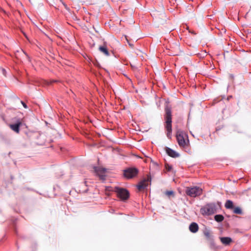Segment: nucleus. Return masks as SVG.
Returning <instances> with one entry per match:
<instances>
[{"mask_svg": "<svg viewBox=\"0 0 251 251\" xmlns=\"http://www.w3.org/2000/svg\"><path fill=\"white\" fill-rule=\"evenodd\" d=\"M165 112L164 127L167 131V137L168 139H171L172 132V114L171 108L168 106H166L165 108Z\"/></svg>", "mask_w": 251, "mask_h": 251, "instance_id": "obj_1", "label": "nucleus"}, {"mask_svg": "<svg viewBox=\"0 0 251 251\" xmlns=\"http://www.w3.org/2000/svg\"><path fill=\"white\" fill-rule=\"evenodd\" d=\"M176 138L180 148H186L188 147L189 141L187 134L184 131L178 130L176 133Z\"/></svg>", "mask_w": 251, "mask_h": 251, "instance_id": "obj_2", "label": "nucleus"}, {"mask_svg": "<svg viewBox=\"0 0 251 251\" xmlns=\"http://www.w3.org/2000/svg\"><path fill=\"white\" fill-rule=\"evenodd\" d=\"M217 207L215 203L206 204L201 208V212L203 215H211L216 212Z\"/></svg>", "mask_w": 251, "mask_h": 251, "instance_id": "obj_3", "label": "nucleus"}, {"mask_svg": "<svg viewBox=\"0 0 251 251\" xmlns=\"http://www.w3.org/2000/svg\"><path fill=\"white\" fill-rule=\"evenodd\" d=\"M202 190L199 187H187L185 190V193L187 195L192 197L196 198L202 194Z\"/></svg>", "mask_w": 251, "mask_h": 251, "instance_id": "obj_4", "label": "nucleus"}, {"mask_svg": "<svg viewBox=\"0 0 251 251\" xmlns=\"http://www.w3.org/2000/svg\"><path fill=\"white\" fill-rule=\"evenodd\" d=\"M114 191L117 193V196L122 201H126L129 197V193L126 189L119 187H115Z\"/></svg>", "mask_w": 251, "mask_h": 251, "instance_id": "obj_5", "label": "nucleus"}, {"mask_svg": "<svg viewBox=\"0 0 251 251\" xmlns=\"http://www.w3.org/2000/svg\"><path fill=\"white\" fill-rule=\"evenodd\" d=\"M138 170L136 168H128L124 171V176L127 179L132 178L138 174Z\"/></svg>", "mask_w": 251, "mask_h": 251, "instance_id": "obj_6", "label": "nucleus"}, {"mask_svg": "<svg viewBox=\"0 0 251 251\" xmlns=\"http://www.w3.org/2000/svg\"><path fill=\"white\" fill-rule=\"evenodd\" d=\"M151 176L149 175H148L147 178H145L141 181L137 185V187L138 190H141L146 188L148 186L149 183H151Z\"/></svg>", "mask_w": 251, "mask_h": 251, "instance_id": "obj_7", "label": "nucleus"}, {"mask_svg": "<svg viewBox=\"0 0 251 251\" xmlns=\"http://www.w3.org/2000/svg\"><path fill=\"white\" fill-rule=\"evenodd\" d=\"M95 170L101 180H104L105 179L106 176L105 175V173L106 172V169L105 168L95 167Z\"/></svg>", "mask_w": 251, "mask_h": 251, "instance_id": "obj_8", "label": "nucleus"}, {"mask_svg": "<svg viewBox=\"0 0 251 251\" xmlns=\"http://www.w3.org/2000/svg\"><path fill=\"white\" fill-rule=\"evenodd\" d=\"M21 124V122L20 120H18L16 124L9 125V127L14 131L17 133H19L20 132V127Z\"/></svg>", "mask_w": 251, "mask_h": 251, "instance_id": "obj_9", "label": "nucleus"}, {"mask_svg": "<svg viewBox=\"0 0 251 251\" xmlns=\"http://www.w3.org/2000/svg\"><path fill=\"white\" fill-rule=\"evenodd\" d=\"M166 151L168 155L172 157L176 158L179 156L178 153L168 147L166 148Z\"/></svg>", "mask_w": 251, "mask_h": 251, "instance_id": "obj_10", "label": "nucleus"}, {"mask_svg": "<svg viewBox=\"0 0 251 251\" xmlns=\"http://www.w3.org/2000/svg\"><path fill=\"white\" fill-rule=\"evenodd\" d=\"M203 234L207 240L211 242L213 241V236L212 235L211 232L209 229L205 228L203 230Z\"/></svg>", "mask_w": 251, "mask_h": 251, "instance_id": "obj_11", "label": "nucleus"}, {"mask_svg": "<svg viewBox=\"0 0 251 251\" xmlns=\"http://www.w3.org/2000/svg\"><path fill=\"white\" fill-rule=\"evenodd\" d=\"M189 228L191 232L196 233L199 230V226L196 223L193 222L190 225Z\"/></svg>", "mask_w": 251, "mask_h": 251, "instance_id": "obj_12", "label": "nucleus"}, {"mask_svg": "<svg viewBox=\"0 0 251 251\" xmlns=\"http://www.w3.org/2000/svg\"><path fill=\"white\" fill-rule=\"evenodd\" d=\"M220 240L221 242L225 245H229L232 241L231 238L228 237H221Z\"/></svg>", "mask_w": 251, "mask_h": 251, "instance_id": "obj_13", "label": "nucleus"}, {"mask_svg": "<svg viewBox=\"0 0 251 251\" xmlns=\"http://www.w3.org/2000/svg\"><path fill=\"white\" fill-rule=\"evenodd\" d=\"M99 50L100 52L104 53L106 56H109V52L105 46H100L99 47Z\"/></svg>", "mask_w": 251, "mask_h": 251, "instance_id": "obj_14", "label": "nucleus"}, {"mask_svg": "<svg viewBox=\"0 0 251 251\" xmlns=\"http://www.w3.org/2000/svg\"><path fill=\"white\" fill-rule=\"evenodd\" d=\"M225 207L227 209H231L233 208V202L230 200H227L225 203Z\"/></svg>", "mask_w": 251, "mask_h": 251, "instance_id": "obj_15", "label": "nucleus"}, {"mask_svg": "<svg viewBox=\"0 0 251 251\" xmlns=\"http://www.w3.org/2000/svg\"><path fill=\"white\" fill-rule=\"evenodd\" d=\"M215 220L218 222H221L224 220V216L222 215H216L214 217Z\"/></svg>", "mask_w": 251, "mask_h": 251, "instance_id": "obj_16", "label": "nucleus"}, {"mask_svg": "<svg viewBox=\"0 0 251 251\" xmlns=\"http://www.w3.org/2000/svg\"><path fill=\"white\" fill-rule=\"evenodd\" d=\"M233 212L235 214H241L242 213V209L240 207H235V208H234Z\"/></svg>", "mask_w": 251, "mask_h": 251, "instance_id": "obj_17", "label": "nucleus"}, {"mask_svg": "<svg viewBox=\"0 0 251 251\" xmlns=\"http://www.w3.org/2000/svg\"><path fill=\"white\" fill-rule=\"evenodd\" d=\"M165 194L168 196H170L171 195H174V192L173 191H167L165 192Z\"/></svg>", "mask_w": 251, "mask_h": 251, "instance_id": "obj_18", "label": "nucleus"}, {"mask_svg": "<svg viewBox=\"0 0 251 251\" xmlns=\"http://www.w3.org/2000/svg\"><path fill=\"white\" fill-rule=\"evenodd\" d=\"M166 170L168 172H170L172 169V166L171 165H169L167 164V165H166Z\"/></svg>", "mask_w": 251, "mask_h": 251, "instance_id": "obj_19", "label": "nucleus"}, {"mask_svg": "<svg viewBox=\"0 0 251 251\" xmlns=\"http://www.w3.org/2000/svg\"><path fill=\"white\" fill-rule=\"evenodd\" d=\"M21 102L25 108H27V105L25 102H24L23 101H21Z\"/></svg>", "mask_w": 251, "mask_h": 251, "instance_id": "obj_20", "label": "nucleus"}, {"mask_svg": "<svg viewBox=\"0 0 251 251\" xmlns=\"http://www.w3.org/2000/svg\"><path fill=\"white\" fill-rule=\"evenodd\" d=\"M128 44H129V45L130 46H131V47H133V45H132V44H131L129 43L128 42Z\"/></svg>", "mask_w": 251, "mask_h": 251, "instance_id": "obj_21", "label": "nucleus"}, {"mask_svg": "<svg viewBox=\"0 0 251 251\" xmlns=\"http://www.w3.org/2000/svg\"><path fill=\"white\" fill-rule=\"evenodd\" d=\"M3 73L5 75V70L4 69H2Z\"/></svg>", "mask_w": 251, "mask_h": 251, "instance_id": "obj_22", "label": "nucleus"}, {"mask_svg": "<svg viewBox=\"0 0 251 251\" xmlns=\"http://www.w3.org/2000/svg\"><path fill=\"white\" fill-rule=\"evenodd\" d=\"M52 82H56V80H52Z\"/></svg>", "mask_w": 251, "mask_h": 251, "instance_id": "obj_23", "label": "nucleus"}]
</instances>
